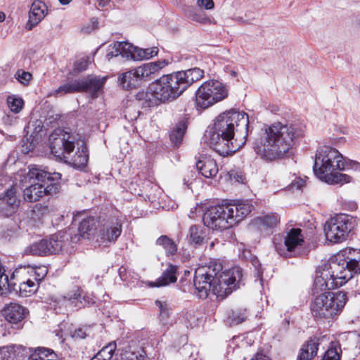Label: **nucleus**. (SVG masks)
I'll list each match as a JSON object with an SVG mask.
<instances>
[{"label":"nucleus","mask_w":360,"mask_h":360,"mask_svg":"<svg viewBox=\"0 0 360 360\" xmlns=\"http://www.w3.org/2000/svg\"><path fill=\"white\" fill-rule=\"evenodd\" d=\"M249 117L245 112L234 109L220 114L204 135L205 141L221 156L234 153L245 141Z\"/></svg>","instance_id":"obj_1"},{"label":"nucleus","mask_w":360,"mask_h":360,"mask_svg":"<svg viewBox=\"0 0 360 360\" xmlns=\"http://www.w3.org/2000/svg\"><path fill=\"white\" fill-rule=\"evenodd\" d=\"M304 129L300 122H276L266 125L253 143L254 150L266 161L281 159L292 149L295 141L302 136Z\"/></svg>","instance_id":"obj_2"},{"label":"nucleus","mask_w":360,"mask_h":360,"mask_svg":"<svg viewBox=\"0 0 360 360\" xmlns=\"http://www.w3.org/2000/svg\"><path fill=\"white\" fill-rule=\"evenodd\" d=\"M221 270L222 265L216 261L195 270L194 293L199 298H207L210 291L217 297L224 298L240 287L243 282L241 268L234 266L221 272Z\"/></svg>","instance_id":"obj_3"},{"label":"nucleus","mask_w":360,"mask_h":360,"mask_svg":"<svg viewBox=\"0 0 360 360\" xmlns=\"http://www.w3.org/2000/svg\"><path fill=\"white\" fill-rule=\"evenodd\" d=\"M314 174L328 184H344L351 181V176L337 171H360V163L352 160H345L335 148L328 146L319 148L313 167Z\"/></svg>","instance_id":"obj_4"},{"label":"nucleus","mask_w":360,"mask_h":360,"mask_svg":"<svg viewBox=\"0 0 360 360\" xmlns=\"http://www.w3.org/2000/svg\"><path fill=\"white\" fill-rule=\"evenodd\" d=\"M252 202L237 200L210 206L203 214L204 225L213 230H224L237 224L252 210Z\"/></svg>","instance_id":"obj_5"},{"label":"nucleus","mask_w":360,"mask_h":360,"mask_svg":"<svg viewBox=\"0 0 360 360\" xmlns=\"http://www.w3.org/2000/svg\"><path fill=\"white\" fill-rule=\"evenodd\" d=\"M50 150L57 160L64 161L72 165L74 167L84 168L88 162L89 155L86 146H83L72 155L75 148L76 137L58 128L55 129L49 136Z\"/></svg>","instance_id":"obj_6"},{"label":"nucleus","mask_w":360,"mask_h":360,"mask_svg":"<svg viewBox=\"0 0 360 360\" xmlns=\"http://www.w3.org/2000/svg\"><path fill=\"white\" fill-rule=\"evenodd\" d=\"M61 174L50 172L34 165L30 169L25 179H30V185L23 190V198L27 202H36L44 195H53L60 190L58 181Z\"/></svg>","instance_id":"obj_7"},{"label":"nucleus","mask_w":360,"mask_h":360,"mask_svg":"<svg viewBox=\"0 0 360 360\" xmlns=\"http://www.w3.org/2000/svg\"><path fill=\"white\" fill-rule=\"evenodd\" d=\"M347 300V294L343 291L321 293L311 304L312 315L316 319L333 318L342 311Z\"/></svg>","instance_id":"obj_8"},{"label":"nucleus","mask_w":360,"mask_h":360,"mask_svg":"<svg viewBox=\"0 0 360 360\" xmlns=\"http://www.w3.org/2000/svg\"><path fill=\"white\" fill-rule=\"evenodd\" d=\"M342 269L334 260L330 262L328 266L318 267L312 288L313 294L323 293L326 290L338 288L346 283L347 276L342 275L340 271Z\"/></svg>","instance_id":"obj_9"},{"label":"nucleus","mask_w":360,"mask_h":360,"mask_svg":"<svg viewBox=\"0 0 360 360\" xmlns=\"http://www.w3.org/2000/svg\"><path fill=\"white\" fill-rule=\"evenodd\" d=\"M356 218L346 214H336L326 221L324 233L326 239L334 243L345 240L349 233L355 228Z\"/></svg>","instance_id":"obj_10"},{"label":"nucleus","mask_w":360,"mask_h":360,"mask_svg":"<svg viewBox=\"0 0 360 360\" xmlns=\"http://www.w3.org/2000/svg\"><path fill=\"white\" fill-rule=\"evenodd\" d=\"M105 82V77L100 78L89 75L60 85L51 93V95L62 96L76 92H88L91 94L92 98H95L102 91Z\"/></svg>","instance_id":"obj_11"},{"label":"nucleus","mask_w":360,"mask_h":360,"mask_svg":"<svg viewBox=\"0 0 360 360\" xmlns=\"http://www.w3.org/2000/svg\"><path fill=\"white\" fill-rule=\"evenodd\" d=\"M228 91L218 80H209L201 84L195 91V104L198 108L206 109L226 98Z\"/></svg>","instance_id":"obj_12"},{"label":"nucleus","mask_w":360,"mask_h":360,"mask_svg":"<svg viewBox=\"0 0 360 360\" xmlns=\"http://www.w3.org/2000/svg\"><path fill=\"white\" fill-rule=\"evenodd\" d=\"M169 82L165 76L156 79L148 86V92H139L136 94V99L143 101L142 105L150 107L156 104V101L160 103H169L175 100V97L170 89Z\"/></svg>","instance_id":"obj_13"},{"label":"nucleus","mask_w":360,"mask_h":360,"mask_svg":"<svg viewBox=\"0 0 360 360\" xmlns=\"http://www.w3.org/2000/svg\"><path fill=\"white\" fill-rule=\"evenodd\" d=\"M204 71L198 68L188 69L165 75L175 98L179 97L194 82L200 80Z\"/></svg>","instance_id":"obj_14"},{"label":"nucleus","mask_w":360,"mask_h":360,"mask_svg":"<svg viewBox=\"0 0 360 360\" xmlns=\"http://www.w3.org/2000/svg\"><path fill=\"white\" fill-rule=\"evenodd\" d=\"M65 235L60 232L53 234L49 239H42L27 246L24 253L27 255L47 256L57 254L64 246Z\"/></svg>","instance_id":"obj_15"},{"label":"nucleus","mask_w":360,"mask_h":360,"mask_svg":"<svg viewBox=\"0 0 360 360\" xmlns=\"http://www.w3.org/2000/svg\"><path fill=\"white\" fill-rule=\"evenodd\" d=\"M335 262L342 267L340 271L342 275L347 276L348 281L354 275L360 274V249L345 248L338 255Z\"/></svg>","instance_id":"obj_16"},{"label":"nucleus","mask_w":360,"mask_h":360,"mask_svg":"<svg viewBox=\"0 0 360 360\" xmlns=\"http://www.w3.org/2000/svg\"><path fill=\"white\" fill-rule=\"evenodd\" d=\"M122 231V224L116 217H108L98 221V236L102 243H115Z\"/></svg>","instance_id":"obj_17"},{"label":"nucleus","mask_w":360,"mask_h":360,"mask_svg":"<svg viewBox=\"0 0 360 360\" xmlns=\"http://www.w3.org/2000/svg\"><path fill=\"white\" fill-rule=\"evenodd\" d=\"M304 243L302 230L298 228L291 229L284 238V244L275 243V249L278 254L283 257H290L292 252Z\"/></svg>","instance_id":"obj_18"},{"label":"nucleus","mask_w":360,"mask_h":360,"mask_svg":"<svg viewBox=\"0 0 360 360\" xmlns=\"http://www.w3.org/2000/svg\"><path fill=\"white\" fill-rule=\"evenodd\" d=\"M17 193V186L13 185L0 195V213L4 216L10 217L17 211L20 202Z\"/></svg>","instance_id":"obj_19"},{"label":"nucleus","mask_w":360,"mask_h":360,"mask_svg":"<svg viewBox=\"0 0 360 360\" xmlns=\"http://www.w3.org/2000/svg\"><path fill=\"white\" fill-rule=\"evenodd\" d=\"M1 313L8 323L18 328L22 326L27 309L18 303L11 302L4 307Z\"/></svg>","instance_id":"obj_20"},{"label":"nucleus","mask_w":360,"mask_h":360,"mask_svg":"<svg viewBox=\"0 0 360 360\" xmlns=\"http://www.w3.org/2000/svg\"><path fill=\"white\" fill-rule=\"evenodd\" d=\"M117 79L120 86L126 90L138 88L145 82L139 67L120 74Z\"/></svg>","instance_id":"obj_21"},{"label":"nucleus","mask_w":360,"mask_h":360,"mask_svg":"<svg viewBox=\"0 0 360 360\" xmlns=\"http://www.w3.org/2000/svg\"><path fill=\"white\" fill-rule=\"evenodd\" d=\"M90 303H93L91 299L79 288L72 289L63 297V304L66 307L81 309Z\"/></svg>","instance_id":"obj_22"},{"label":"nucleus","mask_w":360,"mask_h":360,"mask_svg":"<svg viewBox=\"0 0 360 360\" xmlns=\"http://www.w3.org/2000/svg\"><path fill=\"white\" fill-rule=\"evenodd\" d=\"M47 13L46 4L39 0L34 1L30 8L29 19L25 25L26 29L27 30H32L44 18Z\"/></svg>","instance_id":"obj_23"},{"label":"nucleus","mask_w":360,"mask_h":360,"mask_svg":"<svg viewBox=\"0 0 360 360\" xmlns=\"http://www.w3.org/2000/svg\"><path fill=\"white\" fill-rule=\"evenodd\" d=\"M280 218L276 214H269L258 217L252 221V225L264 234H270L272 229L279 222Z\"/></svg>","instance_id":"obj_24"},{"label":"nucleus","mask_w":360,"mask_h":360,"mask_svg":"<svg viewBox=\"0 0 360 360\" xmlns=\"http://www.w3.org/2000/svg\"><path fill=\"white\" fill-rule=\"evenodd\" d=\"M197 169L200 174L205 178H212L215 176L219 168L217 162L210 156H202L196 163Z\"/></svg>","instance_id":"obj_25"},{"label":"nucleus","mask_w":360,"mask_h":360,"mask_svg":"<svg viewBox=\"0 0 360 360\" xmlns=\"http://www.w3.org/2000/svg\"><path fill=\"white\" fill-rule=\"evenodd\" d=\"M323 338H312L304 344L300 349L297 360H311L317 354L319 346Z\"/></svg>","instance_id":"obj_26"},{"label":"nucleus","mask_w":360,"mask_h":360,"mask_svg":"<svg viewBox=\"0 0 360 360\" xmlns=\"http://www.w3.org/2000/svg\"><path fill=\"white\" fill-rule=\"evenodd\" d=\"M168 64V60L162 59L155 62L144 63L139 66V68H140L145 82H146L150 79L152 75L158 74L160 70L163 69Z\"/></svg>","instance_id":"obj_27"},{"label":"nucleus","mask_w":360,"mask_h":360,"mask_svg":"<svg viewBox=\"0 0 360 360\" xmlns=\"http://www.w3.org/2000/svg\"><path fill=\"white\" fill-rule=\"evenodd\" d=\"M177 266L169 264L167 269L162 272V276L154 282L152 286L161 287L175 283L177 280Z\"/></svg>","instance_id":"obj_28"},{"label":"nucleus","mask_w":360,"mask_h":360,"mask_svg":"<svg viewBox=\"0 0 360 360\" xmlns=\"http://www.w3.org/2000/svg\"><path fill=\"white\" fill-rule=\"evenodd\" d=\"M98 221L92 217L83 219L78 227L79 236L82 238H89L94 234L96 229H98Z\"/></svg>","instance_id":"obj_29"},{"label":"nucleus","mask_w":360,"mask_h":360,"mask_svg":"<svg viewBox=\"0 0 360 360\" xmlns=\"http://www.w3.org/2000/svg\"><path fill=\"white\" fill-rule=\"evenodd\" d=\"M26 268L29 269L28 273L32 274L31 276L34 277V279L39 283V281H42L44 277L46 276L48 273L47 266H37V265H30L27 264V266H19V267L15 269V271L13 274V277L15 276V274H18L20 273V270L22 269H25Z\"/></svg>","instance_id":"obj_30"},{"label":"nucleus","mask_w":360,"mask_h":360,"mask_svg":"<svg viewBox=\"0 0 360 360\" xmlns=\"http://www.w3.org/2000/svg\"><path fill=\"white\" fill-rule=\"evenodd\" d=\"M114 47L120 52V56L127 60H136V46H134L131 44L126 41H117L114 43Z\"/></svg>","instance_id":"obj_31"},{"label":"nucleus","mask_w":360,"mask_h":360,"mask_svg":"<svg viewBox=\"0 0 360 360\" xmlns=\"http://www.w3.org/2000/svg\"><path fill=\"white\" fill-rule=\"evenodd\" d=\"M205 236V233L201 226L193 225L189 229L187 238L190 244L198 246L202 243Z\"/></svg>","instance_id":"obj_32"},{"label":"nucleus","mask_w":360,"mask_h":360,"mask_svg":"<svg viewBox=\"0 0 360 360\" xmlns=\"http://www.w3.org/2000/svg\"><path fill=\"white\" fill-rule=\"evenodd\" d=\"M29 360H58V356L51 349L38 347L31 354Z\"/></svg>","instance_id":"obj_33"},{"label":"nucleus","mask_w":360,"mask_h":360,"mask_svg":"<svg viewBox=\"0 0 360 360\" xmlns=\"http://www.w3.org/2000/svg\"><path fill=\"white\" fill-rule=\"evenodd\" d=\"M156 245L162 246L167 256H173L177 252L176 243L165 235L161 236L157 239Z\"/></svg>","instance_id":"obj_34"},{"label":"nucleus","mask_w":360,"mask_h":360,"mask_svg":"<svg viewBox=\"0 0 360 360\" xmlns=\"http://www.w3.org/2000/svg\"><path fill=\"white\" fill-rule=\"evenodd\" d=\"M186 128L185 122H179L169 134L170 141L174 144L179 146L183 140Z\"/></svg>","instance_id":"obj_35"},{"label":"nucleus","mask_w":360,"mask_h":360,"mask_svg":"<svg viewBox=\"0 0 360 360\" xmlns=\"http://www.w3.org/2000/svg\"><path fill=\"white\" fill-rule=\"evenodd\" d=\"M342 349L338 341L331 342L328 349L325 352L322 360H340Z\"/></svg>","instance_id":"obj_36"},{"label":"nucleus","mask_w":360,"mask_h":360,"mask_svg":"<svg viewBox=\"0 0 360 360\" xmlns=\"http://www.w3.org/2000/svg\"><path fill=\"white\" fill-rule=\"evenodd\" d=\"M12 290H17L12 287V283L8 280V276L5 274V269L0 263V295H6Z\"/></svg>","instance_id":"obj_37"},{"label":"nucleus","mask_w":360,"mask_h":360,"mask_svg":"<svg viewBox=\"0 0 360 360\" xmlns=\"http://www.w3.org/2000/svg\"><path fill=\"white\" fill-rule=\"evenodd\" d=\"M38 285L39 283H35L30 278L20 283L18 286L20 295L22 297H28L34 294L37 291Z\"/></svg>","instance_id":"obj_38"},{"label":"nucleus","mask_w":360,"mask_h":360,"mask_svg":"<svg viewBox=\"0 0 360 360\" xmlns=\"http://www.w3.org/2000/svg\"><path fill=\"white\" fill-rule=\"evenodd\" d=\"M158 53V48L156 46L147 48V49H141L137 47L136 54V60H148L153 56H156Z\"/></svg>","instance_id":"obj_39"},{"label":"nucleus","mask_w":360,"mask_h":360,"mask_svg":"<svg viewBox=\"0 0 360 360\" xmlns=\"http://www.w3.org/2000/svg\"><path fill=\"white\" fill-rule=\"evenodd\" d=\"M6 102L10 110L14 113L20 112L24 105L22 98L15 95L8 96Z\"/></svg>","instance_id":"obj_40"},{"label":"nucleus","mask_w":360,"mask_h":360,"mask_svg":"<svg viewBox=\"0 0 360 360\" xmlns=\"http://www.w3.org/2000/svg\"><path fill=\"white\" fill-rule=\"evenodd\" d=\"M115 342H112L103 347L96 355L103 360H110L116 349Z\"/></svg>","instance_id":"obj_41"},{"label":"nucleus","mask_w":360,"mask_h":360,"mask_svg":"<svg viewBox=\"0 0 360 360\" xmlns=\"http://www.w3.org/2000/svg\"><path fill=\"white\" fill-rule=\"evenodd\" d=\"M185 15L192 20L203 23L206 22L207 18L203 13L198 12L194 7L188 6L185 10Z\"/></svg>","instance_id":"obj_42"},{"label":"nucleus","mask_w":360,"mask_h":360,"mask_svg":"<svg viewBox=\"0 0 360 360\" xmlns=\"http://www.w3.org/2000/svg\"><path fill=\"white\" fill-rule=\"evenodd\" d=\"M155 305L160 309V319L161 322L163 324H167L170 314V309L168 307L167 304L160 300H156Z\"/></svg>","instance_id":"obj_43"},{"label":"nucleus","mask_w":360,"mask_h":360,"mask_svg":"<svg viewBox=\"0 0 360 360\" xmlns=\"http://www.w3.org/2000/svg\"><path fill=\"white\" fill-rule=\"evenodd\" d=\"M91 333V328L90 326H82L75 328L70 333V335L75 340H82L86 337L89 336Z\"/></svg>","instance_id":"obj_44"},{"label":"nucleus","mask_w":360,"mask_h":360,"mask_svg":"<svg viewBox=\"0 0 360 360\" xmlns=\"http://www.w3.org/2000/svg\"><path fill=\"white\" fill-rule=\"evenodd\" d=\"M145 352L143 349L139 351L125 350L122 356V360H144Z\"/></svg>","instance_id":"obj_45"},{"label":"nucleus","mask_w":360,"mask_h":360,"mask_svg":"<svg viewBox=\"0 0 360 360\" xmlns=\"http://www.w3.org/2000/svg\"><path fill=\"white\" fill-rule=\"evenodd\" d=\"M14 77L22 85L27 86L32 79V75L29 72L19 69L15 72Z\"/></svg>","instance_id":"obj_46"},{"label":"nucleus","mask_w":360,"mask_h":360,"mask_svg":"<svg viewBox=\"0 0 360 360\" xmlns=\"http://www.w3.org/2000/svg\"><path fill=\"white\" fill-rule=\"evenodd\" d=\"M252 264L255 268V276L256 278L255 281L257 280L259 281V285L261 286L263 285V278H262V268L261 266V264L257 258H253L252 259Z\"/></svg>","instance_id":"obj_47"},{"label":"nucleus","mask_w":360,"mask_h":360,"mask_svg":"<svg viewBox=\"0 0 360 360\" xmlns=\"http://www.w3.org/2000/svg\"><path fill=\"white\" fill-rule=\"evenodd\" d=\"M247 319L246 311L243 310L238 312H233L232 315L229 317L230 323L237 325L243 322Z\"/></svg>","instance_id":"obj_48"},{"label":"nucleus","mask_w":360,"mask_h":360,"mask_svg":"<svg viewBox=\"0 0 360 360\" xmlns=\"http://www.w3.org/2000/svg\"><path fill=\"white\" fill-rule=\"evenodd\" d=\"M307 177L304 176L302 177H295V179L291 182V184L288 186L289 190L293 191L294 189L300 190L306 184V180Z\"/></svg>","instance_id":"obj_49"},{"label":"nucleus","mask_w":360,"mask_h":360,"mask_svg":"<svg viewBox=\"0 0 360 360\" xmlns=\"http://www.w3.org/2000/svg\"><path fill=\"white\" fill-rule=\"evenodd\" d=\"M88 67V60L85 58H82L76 61L74 64V70L80 72L84 71Z\"/></svg>","instance_id":"obj_50"},{"label":"nucleus","mask_w":360,"mask_h":360,"mask_svg":"<svg viewBox=\"0 0 360 360\" xmlns=\"http://www.w3.org/2000/svg\"><path fill=\"white\" fill-rule=\"evenodd\" d=\"M196 5L200 8H204L205 10H211L214 7L213 0H197Z\"/></svg>","instance_id":"obj_51"},{"label":"nucleus","mask_w":360,"mask_h":360,"mask_svg":"<svg viewBox=\"0 0 360 360\" xmlns=\"http://www.w3.org/2000/svg\"><path fill=\"white\" fill-rule=\"evenodd\" d=\"M120 55V51H118L117 49H116L115 47H114V46H112V50L109 51L107 54H106V59L108 60H110L113 57H119Z\"/></svg>","instance_id":"obj_52"},{"label":"nucleus","mask_w":360,"mask_h":360,"mask_svg":"<svg viewBox=\"0 0 360 360\" xmlns=\"http://www.w3.org/2000/svg\"><path fill=\"white\" fill-rule=\"evenodd\" d=\"M3 122L5 124L11 125L16 120V117L13 115H6L2 118Z\"/></svg>","instance_id":"obj_53"},{"label":"nucleus","mask_w":360,"mask_h":360,"mask_svg":"<svg viewBox=\"0 0 360 360\" xmlns=\"http://www.w3.org/2000/svg\"><path fill=\"white\" fill-rule=\"evenodd\" d=\"M10 352L8 347L0 348V356L4 359L8 360L11 357Z\"/></svg>","instance_id":"obj_54"},{"label":"nucleus","mask_w":360,"mask_h":360,"mask_svg":"<svg viewBox=\"0 0 360 360\" xmlns=\"http://www.w3.org/2000/svg\"><path fill=\"white\" fill-rule=\"evenodd\" d=\"M251 360H270V359L266 354L257 352Z\"/></svg>","instance_id":"obj_55"},{"label":"nucleus","mask_w":360,"mask_h":360,"mask_svg":"<svg viewBox=\"0 0 360 360\" xmlns=\"http://www.w3.org/2000/svg\"><path fill=\"white\" fill-rule=\"evenodd\" d=\"M110 0H98L97 1V7L98 8H105L110 6Z\"/></svg>","instance_id":"obj_56"},{"label":"nucleus","mask_w":360,"mask_h":360,"mask_svg":"<svg viewBox=\"0 0 360 360\" xmlns=\"http://www.w3.org/2000/svg\"><path fill=\"white\" fill-rule=\"evenodd\" d=\"M91 22L92 24V26H93V29H95L96 27H97V24H98V20L96 18H91Z\"/></svg>","instance_id":"obj_57"},{"label":"nucleus","mask_w":360,"mask_h":360,"mask_svg":"<svg viewBox=\"0 0 360 360\" xmlns=\"http://www.w3.org/2000/svg\"><path fill=\"white\" fill-rule=\"evenodd\" d=\"M62 5H68L72 0H58Z\"/></svg>","instance_id":"obj_58"},{"label":"nucleus","mask_w":360,"mask_h":360,"mask_svg":"<svg viewBox=\"0 0 360 360\" xmlns=\"http://www.w3.org/2000/svg\"><path fill=\"white\" fill-rule=\"evenodd\" d=\"M5 20V14L3 12H0V22Z\"/></svg>","instance_id":"obj_59"},{"label":"nucleus","mask_w":360,"mask_h":360,"mask_svg":"<svg viewBox=\"0 0 360 360\" xmlns=\"http://www.w3.org/2000/svg\"><path fill=\"white\" fill-rule=\"evenodd\" d=\"M91 360H103L99 358L96 354Z\"/></svg>","instance_id":"obj_60"},{"label":"nucleus","mask_w":360,"mask_h":360,"mask_svg":"<svg viewBox=\"0 0 360 360\" xmlns=\"http://www.w3.org/2000/svg\"><path fill=\"white\" fill-rule=\"evenodd\" d=\"M352 208L353 210H355V209L356 208V204H354H354H352Z\"/></svg>","instance_id":"obj_61"},{"label":"nucleus","mask_w":360,"mask_h":360,"mask_svg":"<svg viewBox=\"0 0 360 360\" xmlns=\"http://www.w3.org/2000/svg\"><path fill=\"white\" fill-rule=\"evenodd\" d=\"M358 338H359V349H360V330H359V335H358Z\"/></svg>","instance_id":"obj_62"}]
</instances>
